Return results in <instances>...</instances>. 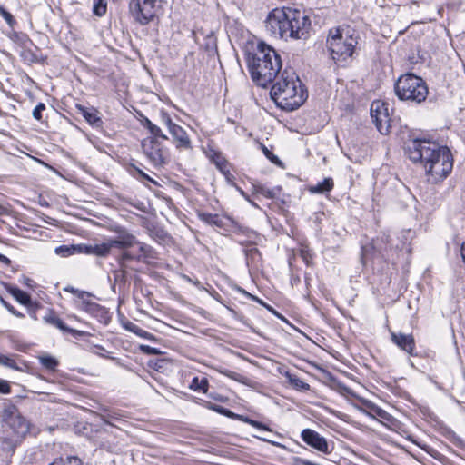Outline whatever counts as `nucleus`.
<instances>
[{
    "mask_svg": "<svg viewBox=\"0 0 465 465\" xmlns=\"http://www.w3.org/2000/svg\"><path fill=\"white\" fill-rule=\"evenodd\" d=\"M129 9L134 20L144 25L158 15L162 9V0H130Z\"/></svg>",
    "mask_w": 465,
    "mask_h": 465,
    "instance_id": "obj_7",
    "label": "nucleus"
},
{
    "mask_svg": "<svg viewBox=\"0 0 465 465\" xmlns=\"http://www.w3.org/2000/svg\"><path fill=\"white\" fill-rule=\"evenodd\" d=\"M395 94L401 101L420 104L428 96V87L422 78L413 74L401 75L394 85Z\"/></svg>",
    "mask_w": 465,
    "mask_h": 465,
    "instance_id": "obj_6",
    "label": "nucleus"
},
{
    "mask_svg": "<svg viewBox=\"0 0 465 465\" xmlns=\"http://www.w3.org/2000/svg\"><path fill=\"white\" fill-rule=\"evenodd\" d=\"M132 260L142 262V256L134 255L130 252H124L118 258V263L120 267H125V262Z\"/></svg>",
    "mask_w": 465,
    "mask_h": 465,
    "instance_id": "obj_32",
    "label": "nucleus"
},
{
    "mask_svg": "<svg viewBox=\"0 0 465 465\" xmlns=\"http://www.w3.org/2000/svg\"><path fill=\"white\" fill-rule=\"evenodd\" d=\"M286 376L288 377L290 383L294 388L299 390H309V384L299 379L297 376L292 375L290 373H287Z\"/></svg>",
    "mask_w": 465,
    "mask_h": 465,
    "instance_id": "obj_31",
    "label": "nucleus"
},
{
    "mask_svg": "<svg viewBox=\"0 0 465 465\" xmlns=\"http://www.w3.org/2000/svg\"><path fill=\"white\" fill-rule=\"evenodd\" d=\"M49 465H83V462L76 456H67L66 458H60L58 460H54Z\"/></svg>",
    "mask_w": 465,
    "mask_h": 465,
    "instance_id": "obj_28",
    "label": "nucleus"
},
{
    "mask_svg": "<svg viewBox=\"0 0 465 465\" xmlns=\"http://www.w3.org/2000/svg\"><path fill=\"white\" fill-rule=\"evenodd\" d=\"M266 29L282 39H307L312 29L311 19L303 12L289 7L275 8L265 21Z\"/></svg>",
    "mask_w": 465,
    "mask_h": 465,
    "instance_id": "obj_2",
    "label": "nucleus"
},
{
    "mask_svg": "<svg viewBox=\"0 0 465 465\" xmlns=\"http://www.w3.org/2000/svg\"><path fill=\"white\" fill-rule=\"evenodd\" d=\"M76 307L82 311L86 312L92 315L97 316L104 311V308L91 300V297H84L75 302Z\"/></svg>",
    "mask_w": 465,
    "mask_h": 465,
    "instance_id": "obj_16",
    "label": "nucleus"
},
{
    "mask_svg": "<svg viewBox=\"0 0 465 465\" xmlns=\"http://www.w3.org/2000/svg\"><path fill=\"white\" fill-rule=\"evenodd\" d=\"M94 13L98 16H102L106 13L105 0H94Z\"/></svg>",
    "mask_w": 465,
    "mask_h": 465,
    "instance_id": "obj_33",
    "label": "nucleus"
},
{
    "mask_svg": "<svg viewBox=\"0 0 465 465\" xmlns=\"http://www.w3.org/2000/svg\"><path fill=\"white\" fill-rule=\"evenodd\" d=\"M115 283H124L126 281V271L124 267H121L113 272Z\"/></svg>",
    "mask_w": 465,
    "mask_h": 465,
    "instance_id": "obj_36",
    "label": "nucleus"
},
{
    "mask_svg": "<svg viewBox=\"0 0 465 465\" xmlns=\"http://www.w3.org/2000/svg\"><path fill=\"white\" fill-rule=\"evenodd\" d=\"M406 153L413 163H420L428 180L439 183L445 179L453 168V158L450 149L426 139H414L407 143Z\"/></svg>",
    "mask_w": 465,
    "mask_h": 465,
    "instance_id": "obj_1",
    "label": "nucleus"
},
{
    "mask_svg": "<svg viewBox=\"0 0 465 465\" xmlns=\"http://www.w3.org/2000/svg\"><path fill=\"white\" fill-rule=\"evenodd\" d=\"M136 244H139L140 252V254L137 256H142V262H144L147 259H153L155 257L154 251L150 245L143 242H139L138 241Z\"/></svg>",
    "mask_w": 465,
    "mask_h": 465,
    "instance_id": "obj_27",
    "label": "nucleus"
},
{
    "mask_svg": "<svg viewBox=\"0 0 465 465\" xmlns=\"http://www.w3.org/2000/svg\"><path fill=\"white\" fill-rule=\"evenodd\" d=\"M0 262L5 263V265H10L11 260L0 253Z\"/></svg>",
    "mask_w": 465,
    "mask_h": 465,
    "instance_id": "obj_48",
    "label": "nucleus"
},
{
    "mask_svg": "<svg viewBox=\"0 0 465 465\" xmlns=\"http://www.w3.org/2000/svg\"><path fill=\"white\" fill-rule=\"evenodd\" d=\"M460 255L462 257V260L465 263V242L461 244V247H460Z\"/></svg>",
    "mask_w": 465,
    "mask_h": 465,
    "instance_id": "obj_50",
    "label": "nucleus"
},
{
    "mask_svg": "<svg viewBox=\"0 0 465 465\" xmlns=\"http://www.w3.org/2000/svg\"><path fill=\"white\" fill-rule=\"evenodd\" d=\"M0 15L6 21V23L10 26H13V25L15 22L13 15L1 5H0Z\"/></svg>",
    "mask_w": 465,
    "mask_h": 465,
    "instance_id": "obj_39",
    "label": "nucleus"
},
{
    "mask_svg": "<svg viewBox=\"0 0 465 465\" xmlns=\"http://www.w3.org/2000/svg\"><path fill=\"white\" fill-rule=\"evenodd\" d=\"M81 244L61 245L54 249V252L61 257H68L75 253H81Z\"/></svg>",
    "mask_w": 465,
    "mask_h": 465,
    "instance_id": "obj_22",
    "label": "nucleus"
},
{
    "mask_svg": "<svg viewBox=\"0 0 465 465\" xmlns=\"http://www.w3.org/2000/svg\"><path fill=\"white\" fill-rule=\"evenodd\" d=\"M367 407L368 409L370 410L371 412H367V414L371 417H374V416H378L385 420H391V415L386 411H384L383 409L380 408L379 406H377L376 404L374 403H371V402H368L367 403Z\"/></svg>",
    "mask_w": 465,
    "mask_h": 465,
    "instance_id": "obj_25",
    "label": "nucleus"
},
{
    "mask_svg": "<svg viewBox=\"0 0 465 465\" xmlns=\"http://www.w3.org/2000/svg\"><path fill=\"white\" fill-rule=\"evenodd\" d=\"M4 420L18 437H24L30 430L29 423L19 414L15 406H11L5 411Z\"/></svg>",
    "mask_w": 465,
    "mask_h": 465,
    "instance_id": "obj_10",
    "label": "nucleus"
},
{
    "mask_svg": "<svg viewBox=\"0 0 465 465\" xmlns=\"http://www.w3.org/2000/svg\"><path fill=\"white\" fill-rule=\"evenodd\" d=\"M160 137H147L142 142V149L150 163L156 168L169 162V151L158 140Z\"/></svg>",
    "mask_w": 465,
    "mask_h": 465,
    "instance_id": "obj_8",
    "label": "nucleus"
},
{
    "mask_svg": "<svg viewBox=\"0 0 465 465\" xmlns=\"http://www.w3.org/2000/svg\"><path fill=\"white\" fill-rule=\"evenodd\" d=\"M391 341L401 350L409 355L414 354L415 340L412 334H405L402 332H391Z\"/></svg>",
    "mask_w": 465,
    "mask_h": 465,
    "instance_id": "obj_13",
    "label": "nucleus"
},
{
    "mask_svg": "<svg viewBox=\"0 0 465 465\" xmlns=\"http://www.w3.org/2000/svg\"><path fill=\"white\" fill-rule=\"evenodd\" d=\"M170 134L173 137V142L178 150H192L193 146L189 135L182 126L177 125L176 127H173Z\"/></svg>",
    "mask_w": 465,
    "mask_h": 465,
    "instance_id": "obj_14",
    "label": "nucleus"
},
{
    "mask_svg": "<svg viewBox=\"0 0 465 465\" xmlns=\"http://www.w3.org/2000/svg\"><path fill=\"white\" fill-rule=\"evenodd\" d=\"M233 418H236L239 420H242V421H243L245 423H248V424H250V421L252 420V419H250L248 417H245V416H242V415H237V414H235V416Z\"/></svg>",
    "mask_w": 465,
    "mask_h": 465,
    "instance_id": "obj_46",
    "label": "nucleus"
},
{
    "mask_svg": "<svg viewBox=\"0 0 465 465\" xmlns=\"http://www.w3.org/2000/svg\"><path fill=\"white\" fill-rule=\"evenodd\" d=\"M137 335L141 336V337H144V338H148L149 336H151V334L148 331H146L143 329L139 330V332H137Z\"/></svg>",
    "mask_w": 465,
    "mask_h": 465,
    "instance_id": "obj_49",
    "label": "nucleus"
},
{
    "mask_svg": "<svg viewBox=\"0 0 465 465\" xmlns=\"http://www.w3.org/2000/svg\"><path fill=\"white\" fill-rule=\"evenodd\" d=\"M64 291L74 294L77 297V300L83 299L84 297H93L90 292L75 289L73 286H67L64 288Z\"/></svg>",
    "mask_w": 465,
    "mask_h": 465,
    "instance_id": "obj_34",
    "label": "nucleus"
},
{
    "mask_svg": "<svg viewBox=\"0 0 465 465\" xmlns=\"http://www.w3.org/2000/svg\"><path fill=\"white\" fill-rule=\"evenodd\" d=\"M275 80L270 94L279 107L292 111L305 102L307 92L292 69H285Z\"/></svg>",
    "mask_w": 465,
    "mask_h": 465,
    "instance_id": "obj_4",
    "label": "nucleus"
},
{
    "mask_svg": "<svg viewBox=\"0 0 465 465\" xmlns=\"http://www.w3.org/2000/svg\"><path fill=\"white\" fill-rule=\"evenodd\" d=\"M78 110L90 124L94 126H100L102 124V120L97 115V112L95 110H89L81 105L78 106Z\"/></svg>",
    "mask_w": 465,
    "mask_h": 465,
    "instance_id": "obj_20",
    "label": "nucleus"
},
{
    "mask_svg": "<svg viewBox=\"0 0 465 465\" xmlns=\"http://www.w3.org/2000/svg\"><path fill=\"white\" fill-rule=\"evenodd\" d=\"M160 117L161 122L168 128L169 133L173 130V127H176L178 125L173 122L171 116L166 112L162 111Z\"/></svg>",
    "mask_w": 465,
    "mask_h": 465,
    "instance_id": "obj_35",
    "label": "nucleus"
},
{
    "mask_svg": "<svg viewBox=\"0 0 465 465\" xmlns=\"http://www.w3.org/2000/svg\"><path fill=\"white\" fill-rule=\"evenodd\" d=\"M44 320L45 321V322H47L51 325H54V327L60 329L64 332H69V333H73V334H80L81 333L78 331H75L74 329L67 327L64 324V322L55 314H53V313L49 314V315L45 316L44 318Z\"/></svg>",
    "mask_w": 465,
    "mask_h": 465,
    "instance_id": "obj_17",
    "label": "nucleus"
},
{
    "mask_svg": "<svg viewBox=\"0 0 465 465\" xmlns=\"http://www.w3.org/2000/svg\"><path fill=\"white\" fill-rule=\"evenodd\" d=\"M266 307H267L271 312H272L273 313H275V314H276V312H275L272 307H270V306H266Z\"/></svg>",
    "mask_w": 465,
    "mask_h": 465,
    "instance_id": "obj_53",
    "label": "nucleus"
},
{
    "mask_svg": "<svg viewBox=\"0 0 465 465\" xmlns=\"http://www.w3.org/2000/svg\"><path fill=\"white\" fill-rule=\"evenodd\" d=\"M190 387L194 391H201L205 393L208 390V380L206 378L200 380L198 377H194Z\"/></svg>",
    "mask_w": 465,
    "mask_h": 465,
    "instance_id": "obj_29",
    "label": "nucleus"
},
{
    "mask_svg": "<svg viewBox=\"0 0 465 465\" xmlns=\"http://www.w3.org/2000/svg\"><path fill=\"white\" fill-rule=\"evenodd\" d=\"M135 170L137 171L138 174L140 175V177L143 178V179H146L148 181H151L153 183H154L153 181V179H151L146 173H144L142 170L138 169V168H135Z\"/></svg>",
    "mask_w": 465,
    "mask_h": 465,
    "instance_id": "obj_47",
    "label": "nucleus"
},
{
    "mask_svg": "<svg viewBox=\"0 0 465 465\" xmlns=\"http://www.w3.org/2000/svg\"><path fill=\"white\" fill-rule=\"evenodd\" d=\"M142 124L143 127H145L149 130V132L152 134L151 137L156 136V137H161V139H163V140H168V137L163 133L161 128L159 126H157L156 124H154L153 123H152L148 118L145 117L142 121Z\"/></svg>",
    "mask_w": 465,
    "mask_h": 465,
    "instance_id": "obj_24",
    "label": "nucleus"
},
{
    "mask_svg": "<svg viewBox=\"0 0 465 465\" xmlns=\"http://www.w3.org/2000/svg\"><path fill=\"white\" fill-rule=\"evenodd\" d=\"M8 292L15 298L17 302H19L23 305H29L31 302V297L25 292L20 290L15 286H9L7 288Z\"/></svg>",
    "mask_w": 465,
    "mask_h": 465,
    "instance_id": "obj_21",
    "label": "nucleus"
},
{
    "mask_svg": "<svg viewBox=\"0 0 465 465\" xmlns=\"http://www.w3.org/2000/svg\"><path fill=\"white\" fill-rule=\"evenodd\" d=\"M38 360L40 363L49 371H55L59 361L53 356L50 355H41L38 356Z\"/></svg>",
    "mask_w": 465,
    "mask_h": 465,
    "instance_id": "obj_26",
    "label": "nucleus"
},
{
    "mask_svg": "<svg viewBox=\"0 0 465 465\" xmlns=\"http://www.w3.org/2000/svg\"><path fill=\"white\" fill-rule=\"evenodd\" d=\"M359 35L349 26H338L329 30L327 46L336 63L351 58L358 45Z\"/></svg>",
    "mask_w": 465,
    "mask_h": 465,
    "instance_id": "obj_5",
    "label": "nucleus"
},
{
    "mask_svg": "<svg viewBox=\"0 0 465 465\" xmlns=\"http://www.w3.org/2000/svg\"><path fill=\"white\" fill-rule=\"evenodd\" d=\"M114 232L117 233V236L107 241L110 250L113 248L126 250L137 243L136 237L125 228L119 226L115 228Z\"/></svg>",
    "mask_w": 465,
    "mask_h": 465,
    "instance_id": "obj_11",
    "label": "nucleus"
},
{
    "mask_svg": "<svg viewBox=\"0 0 465 465\" xmlns=\"http://www.w3.org/2000/svg\"><path fill=\"white\" fill-rule=\"evenodd\" d=\"M133 332H134L135 334H137V332H139V330H142L140 327L136 326V325H134L133 328L130 329Z\"/></svg>",
    "mask_w": 465,
    "mask_h": 465,
    "instance_id": "obj_52",
    "label": "nucleus"
},
{
    "mask_svg": "<svg viewBox=\"0 0 465 465\" xmlns=\"http://www.w3.org/2000/svg\"><path fill=\"white\" fill-rule=\"evenodd\" d=\"M262 151L266 157L270 159L272 163H277L279 160L278 158L272 154L264 145H262Z\"/></svg>",
    "mask_w": 465,
    "mask_h": 465,
    "instance_id": "obj_45",
    "label": "nucleus"
},
{
    "mask_svg": "<svg viewBox=\"0 0 465 465\" xmlns=\"http://www.w3.org/2000/svg\"><path fill=\"white\" fill-rule=\"evenodd\" d=\"M198 217L200 218L201 221L204 222L207 224L215 225L218 227H221L223 225V220L216 213L199 212Z\"/></svg>",
    "mask_w": 465,
    "mask_h": 465,
    "instance_id": "obj_23",
    "label": "nucleus"
},
{
    "mask_svg": "<svg viewBox=\"0 0 465 465\" xmlns=\"http://www.w3.org/2000/svg\"><path fill=\"white\" fill-rule=\"evenodd\" d=\"M250 425H252V427L257 428L259 430L271 431V430L266 425L262 424L260 421L254 420H252L250 421Z\"/></svg>",
    "mask_w": 465,
    "mask_h": 465,
    "instance_id": "obj_44",
    "label": "nucleus"
},
{
    "mask_svg": "<svg viewBox=\"0 0 465 465\" xmlns=\"http://www.w3.org/2000/svg\"><path fill=\"white\" fill-rule=\"evenodd\" d=\"M281 188L275 187V188H267L265 185L262 184H254L253 185V193L256 195H262L265 198L268 199H274L279 196Z\"/></svg>",
    "mask_w": 465,
    "mask_h": 465,
    "instance_id": "obj_18",
    "label": "nucleus"
},
{
    "mask_svg": "<svg viewBox=\"0 0 465 465\" xmlns=\"http://www.w3.org/2000/svg\"><path fill=\"white\" fill-rule=\"evenodd\" d=\"M1 302L15 317H18V318H24L25 317V315L22 312H20L17 310H15L10 303L5 302V300L1 299Z\"/></svg>",
    "mask_w": 465,
    "mask_h": 465,
    "instance_id": "obj_41",
    "label": "nucleus"
},
{
    "mask_svg": "<svg viewBox=\"0 0 465 465\" xmlns=\"http://www.w3.org/2000/svg\"><path fill=\"white\" fill-rule=\"evenodd\" d=\"M301 437L306 444L314 448L318 451L326 454L331 452L326 439L321 436L317 431L312 429H305L302 431Z\"/></svg>",
    "mask_w": 465,
    "mask_h": 465,
    "instance_id": "obj_12",
    "label": "nucleus"
},
{
    "mask_svg": "<svg viewBox=\"0 0 465 465\" xmlns=\"http://www.w3.org/2000/svg\"><path fill=\"white\" fill-rule=\"evenodd\" d=\"M334 182L332 178H325L322 182L318 183L315 185L310 186L309 191L312 193H329L333 189Z\"/></svg>",
    "mask_w": 465,
    "mask_h": 465,
    "instance_id": "obj_19",
    "label": "nucleus"
},
{
    "mask_svg": "<svg viewBox=\"0 0 465 465\" xmlns=\"http://www.w3.org/2000/svg\"><path fill=\"white\" fill-rule=\"evenodd\" d=\"M11 391V387L7 381L0 379V393L8 394Z\"/></svg>",
    "mask_w": 465,
    "mask_h": 465,
    "instance_id": "obj_43",
    "label": "nucleus"
},
{
    "mask_svg": "<svg viewBox=\"0 0 465 465\" xmlns=\"http://www.w3.org/2000/svg\"><path fill=\"white\" fill-rule=\"evenodd\" d=\"M79 249L81 250V253L92 254L103 258L108 256L111 252L107 241L96 244L81 243Z\"/></svg>",
    "mask_w": 465,
    "mask_h": 465,
    "instance_id": "obj_15",
    "label": "nucleus"
},
{
    "mask_svg": "<svg viewBox=\"0 0 465 465\" xmlns=\"http://www.w3.org/2000/svg\"><path fill=\"white\" fill-rule=\"evenodd\" d=\"M211 409L213 410L214 411H216L220 414H223L224 416H227L229 418H233L235 416V414L233 412H232L230 410L225 409L224 407L220 406V405H213L211 407Z\"/></svg>",
    "mask_w": 465,
    "mask_h": 465,
    "instance_id": "obj_38",
    "label": "nucleus"
},
{
    "mask_svg": "<svg viewBox=\"0 0 465 465\" xmlns=\"http://www.w3.org/2000/svg\"><path fill=\"white\" fill-rule=\"evenodd\" d=\"M219 372L229 377L230 379H232L236 381H242V376L237 372H234V371H229V370H219Z\"/></svg>",
    "mask_w": 465,
    "mask_h": 465,
    "instance_id": "obj_40",
    "label": "nucleus"
},
{
    "mask_svg": "<svg viewBox=\"0 0 465 465\" xmlns=\"http://www.w3.org/2000/svg\"><path fill=\"white\" fill-rule=\"evenodd\" d=\"M260 440H266V439L262 438V437H259Z\"/></svg>",
    "mask_w": 465,
    "mask_h": 465,
    "instance_id": "obj_55",
    "label": "nucleus"
},
{
    "mask_svg": "<svg viewBox=\"0 0 465 465\" xmlns=\"http://www.w3.org/2000/svg\"><path fill=\"white\" fill-rule=\"evenodd\" d=\"M255 300H257L260 303L263 304L262 301H260L259 299L257 298H254Z\"/></svg>",
    "mask_w": 465,
    "mask_h": 465,
    "instance_id": "obj_54",
    "label": "nucleus"
},
{
    "mask_svg": "<svg viewBox=\"0 0 465 465\" xmlns=\"http://www.w3.org/2000/svg\"><path fill=\"white\" fill-rule=\"evenodd\" d=\"M133 332H134L135 334H137V332H139V330H142L140 327L136 326V325H134L133 328L130 329Z\"/></svg>",
    "mask_w": 465,
    "mask_h": 465,
    "instance_id": "obj_51",
    "label": "nucleus"
},
{
    "mask_svg": "<svg viewBox=\"0 0 465 465\" xmlns=\"http://www.w3.org/2000/svg\"><path fill=\"white\" fill-rule=\"evenodd\" d=\"M212 160L221 172L225 173L228 171V163L221 153H215L212 156Z\"/></svg>",
    "mask_w": 465,
    "mask_h": 465,
    "instance_id": "obj_30",
    "label": "nucleus"
},
{
    "mask_svg": "<svg viewBox=\"0 0 465 465\" xmlns=\"http://www.w3.org/2000/svg\"><path fill=\"white\" fill-rule=\"evenodd\" d=\"M45 109V105L43 103H39L33 111V116L36 120L42 119V112Z\"/></svg>",
    "mask_w": 465,
    "mask_h": 465,
    "instance_id": "obj_42",
    "label": "nucleus"
},
{
    "mask_svg": "<svg viewBox=\"0 0 465 465\" xmlns=\"http://www.w3.org/2000/svg\"><path fill=\"white\" fill-rule=\"evenodd\" d=\"M247 64L252 81L262 87L272 84L282 69L281 56L263 42L257 45L253 53L248 54Z\"/></svg>",
    "mask_w": 465,
    "mask_h": 465,
    "instance_id": "obj_3",
    "label": "nucleus"
},
{
    "mask_svg": "<svg viewBox=\"0 0 465 465\" xmlns=\"http://www.w3.org/2000/svg\"><path fill=\"white\" fill-rule=\"evenodd\" d=\"M371 116L381 134H387L390 132L389 104L380 101L373 102L371 106Z\"/></svg>",
    "mask_w": 465,
    "mask_h": 465,
    "instance_id": "obj_9",
    "label": "nucleus"
},
{
    "mask_svg": "<svg viewBox=\"0 0 465 465\" xmlns=\"http://www.w3.org/2000/svg\"><path fill=\"white\" fill-rule=\"evenodd\" d=\"M0 365H4L14 370H18L16 362L10 357L4 354H0Z\"/></svg>",
    "mask_w": 465,
    "mask_h": 465,
    "instance_id": "obj_37",
    "label": "nucleus"
}]
</instances>
